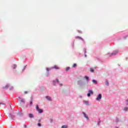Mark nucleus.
<instances>
[{"instance_id": "9", "label": "nucleus", "mask_w": 128, "mask_h": 128, "mask_svg": "<svg viewBox=\"0 0 128 128\" xmlns=\"http://www.w3.org/2000/svg\"><path fill=\"white\" fill-rule=\"evenodd\" d=\"M82 114L84 115V118H85L86 120H89L88 116V114H86V112H82Z\"/></svg>"}, {"instance_id": "19", "label": "nucleus", "mask_w": 128, "mask_h": 128, "mask_svg": "<svg viewBox=\"0 0 128 128\" xmlns=\"http://www.w3.org/2000/svg\"><path fill=\"white\" fill-rule=\"evenodd\" d=\"M18 116H22V112H19L17 114Z\"/></svg>"}, {"instance_id": "12", "label": "nucleus", "mask_w": 128, "mask_h": 128, "mask_svg": "<svg viewBox=\"0 0 128 128\" xmlns=\"http://www.w3.org/2000/svg\"><path fill=\"white\" fill-rule=\"evenodd\" d=\"M28 117L30 118H34V114H29Z\"/></svg>"}, {"instance_id": "28", "label": "nucleus", "mask_w": 128, "mask_h": 128, "mask_svg": "<svg viewBox=\"0 0 128 128\" xmlns=\"http://www.w3.org/2000/svg\"><path fill=\"white\" fill-rule=\"evenodd\" d=\"M62 128H68V126L66 125H63L61 127Z\"/></svg>"}, {"instance_id": "39", "label": "nucleus", "mask_w": 128, "mask_h": 128, "mask_svg": "<svg viewBox=\"0 0 128 128\" xmlns=\"http://www.w3.org/2000/svg\"><path fill=\"white\" fill-rule=\"evenodd\" d=\"M84 58H86L87 56L86 54V53H84Z\"/></svg>"}, {"instance_id": "35", "label": "nucleus", "mask_w": 128, "mask_h": 128, "mask_svg": "<svg viewBox=\"0 0 128 128\" xmlns=\"http://www.w3.org/2000/svg\"><path fill=\"white\" fill-rule=\"evenodd\" d=\"M28 94V91L24 92V94Z\"/></svg>"}, {"instance_id": "27", "label": "nucleus", "mask_w": 128, "mask_h": 128, "mask_svg": "<svg viewBox=\"0 0 128 128\" xmlns=\"http://www.w3.org/2000/svg\"><path fill=\"white\" fill-rule=\"evenodd\" d=\"M70 70V68L67 67V68H66V72H68V70Z\"/></svg>"}, {"instance_id": "46", "label": "nucleus", "mask_w": 128, "mask_h": 128, "mask_svg": "<svg viewBox=\"0 0 128 128\" xmlns=\"http://www.w3.org/2000/svg\"><path fill=\"white\" fill-rule=\"evenodd\" d=\"M78 32L82 33V32L78 30Z\"/></svg>"}, {"instance_id": "24", "label": "nucleus", "mask_w": 128, "mask_h": 128, "mask_svg": "<svg viewBox=\"0 0 128 128\" xmlns=\"http://www.w3.org/2000/svg\"><path fill=\"white\" fill-rule=\"evenodd\" d=\"M76 66H78V65L74 63V64H73L72 68H76Z\"/></svg>"}, {"instance_id": "1", "label": "nucleus", "mask_w": 128, "mask_h": 128, "mask_svg": "<svg viewBox=\"0 0 128 128\" xmlns=\"http://www.w3.org/2000/svg\"><path fill=\"white\" fill-rule=\"evenodd\" d=\"M77 84H78L80 88H82V86H86L84 82L82 80H78L77 82Z\"/></svg>"}, {"instance_id": "32", "label": "nucleus", "mask_w": 128, "mask_h": 128, "mask_svg": "<svg viewBox=\"0 0 128 128\" xmlns=\"http://www.w3.org/2000/svg\"><path fill=\"white\" fill-rule=\"evenodd\" d=\"M10 90H14V86H12L10 88Z\"/></svg>"}, {"instance_id": "21", "label": "nucleus", "mask_w": 128, "mask_h": 128, "mask_svg": "<svg viewBox=\"0 0 128 128\" xmlns=\"http://www.w3.org/2000/svg\"><path fill=\"white\" fill-rule=\"evenodd\" d=\"M39 109H40V106H38V104H36V110H37V112H38Z\"/></svg>"}, {"instance_id": "14", "label": "nucleus", "mask_w": 128, "mask_h": 128, "mask_svg": "<svg viewBox=\"0 0 128 128\" xmlns=\"http://www.w3.org/2000/svg\"><path fill=\"white\" fill-rule=\"evenodd\" d=\"M92 82L94 84H98V81L96 80H92Z\"/></svg>"}, {"instance_id": "37", "label": "nucleus", "mask_w": 128, "mask_h": 128, "mask_svg": "<svg viewBox=\"0 0 128 128\" xmlns=\"http://www.w3.org/2000/svg\"><path fill=\"white\" fill-rule=\"evenodd\" d=\"M16 64H14V68L16 69Z\"/></svg>"}, {"instance_id": "49", "label": "nucleus", "mask_w": 128, "mask_h": 128, "mask_svg": "<svg viewBox=\"0 0 128 128\" xmlns=\"http://www.w3.org/2000/svg\"><path fill=\"white\" fill-rule=\"evenodd\" d=\"M118 66H119V67H120V64H118Z\"/></svg>"}, {"instance_id": "45", "label": "nucleus", "mask_w": 128, "mask_h": 128, "mask_svg": "<svg viewBox=\"0 0 128 128\" xmlns=\"http://www.w3.org/2000/svg\"><path fill=\"white\" fill-rule=\"evenodd\" d=\"M60 84V86H63L62 84Z\"/></svg>"}, {"instance_id": "3", "label": "nucleus", "mask_w": 128, "mask_h": 128, "mask_svg": "<svg viewBox=\"0 0 128 128\" xmlns=\"http://www.w3.org/2000/svg\"><path fill=\"white\" fill-rule=\"evenodd\" d=\"M102 98V94H98L97 97L96 98V100L97 102H100V100Z\"/></svg>"}, {"instance_id": "20", "label": "nucleus", "mask_w": 128, "mask_h": 128, "mask_svg": "<svg viewBox=\"0 0 128 128\" xmlns=\"http://www.w3.org/2000/svg\"><path fill=\"white\" fill-rule=\"evenodd\" d=\"M90 72H94V68H90Z\"/></svg>"}, {"instance_id": "26", "label": "nucleus", "mask_w": 128, "mask_h": 128, "mask_svg": "<svg viewBox=\"0 0 128 128\" xmlns=\"http://www.w3.org/2000/svg\"><path fill=\"white\" fill-rule=\"evenodd\" d=\"M118 122H120V120L118 119V118H116V124H118Z\"/></svg>"}, {"instance_id": "6", "label": "nucleus", "mask_w": 128, "mask_h": 128, "mask_svg": "<svg viewBox=\"0 0 128 128\" xmlns=\"http://www.w3.org/2000/svg\"><path fill=\"white\" fill-rule=\"evenodd\" d=\"M10 86V84H7L5 86H4L2 88V90H8Z\"/></svg>"}, {"instance_id": "7", "label": "nucleus", "mask_w": 128, "mask_h": 128, "mask_svg": "<svg viewBox=\"0 0 128 128\" xmlns=\"http://www.w3.org/2000/svg\"><path fill=\"white\" fill-rule=\"evenodd\" d=\"M118 50H115L113 52L111 53V54H108L110 56H116V54H118Z\"/></svg>"}, {"instance_id": "40", "label": "nucleus", "mask_w": 128, "mask_h": 128, "mask_svg": "<svg viewBox=\"0 0 128 128\" xmlns=\"http://www.w3.org/2000/svg\"><path fill=\"white\" fill-rule=\"evenodd\" d=\"M126 38H128V36H124V40H126Z\"/></svg>"}, {"instance_id": "34", "label": "nucleus", "mask_w": 128, "mask_h": 128, "mask_svg": "<svg viewBox=\"0 0 128 128\" xmlns=\"http://www.w3.org/2000/svg\"><path fill=\"white\" fill-rule=\"evenodd\" d=\"M84 54H86V48H84Z\"/></svg>"}, {"instance_id": "18", "label": "nucleus", "mask_w": 128, "mask_h": 128, "mask_svg": "<svg viewBox=\"0 0 128 128\" xmlns=\"http://www.w3.org/2000/svg\"><path fill=\"white\" fill-rule=\"evenodd\" d=\"M106 85L107 86H110L108 81L107 80H106Z\"/></svg>"}, {"instance_id": "11", "label": "nucleus", "mask_w": 128, "mask_h": 128, "mask_svg": "<svg viewBox=\"0 0 128 128\" xmlns=\"http://www.w3.org/2000/svg\"><path fill=\"white\" fill-rule=\"evenodd\" d=\"M84 78H85V80L86 81V82H90V77L88 76H85Z\"/></svg>"}, {"instance_id": "52", "label": "nucleus", "mask_w": 128, "mask_h": 128, "mask_svg": "<svg viewBox=\"0 0 128 128\" xmlns=\"http://www.w3.org/2000/svg\"><path fill=\"white\" fill-rule=\"evenodd\" d=\"M80 98H82V96H80Z\"/></svg>"}, {"instance_id": "8", "label": "nucleus", "mask_w": 128, "mask_h": 128, "mask_svg": "<svg viewBox=\"0 0 128 128\" xmlns=\"http://www.w3.org/2000/svg\"><path fill=\"white\" fill-rule=\"evenodd\" d=\"M9 118H11V120H14L15 116H14V115L12 114V113L9 114Z\"/></svg>"}, {"instance_id": "51", "label": "nucleus", "mask_w": 128, "mask_h": 128, "mask_svg": "<svg viewBox=\"0 0 128 128\" xmlns=\"http://www.w3.org/2000/svg\"><path fill=\"white\" fill-rule=\"evenodd\" d=\"M94 68H95V69L96 68V67H94Z\"/></svg>"}, {"instance_id": "31", "label": "nucleus", "mask_w": 128, "mask_h": 128, "mask_svg": "<svg viewBox=\"0 0 128 128\" xmlns=\"http://www.w3.org/2000/svg\"><path fill=\"white\" fill-rule=\"evenodd\" d=\"M50 124L54 122V120L52 118H50Z\"/></svg>"}, {"instance_id": "25", "label": "nucleus", "mask_w": 128, "mask_h": 128, "mask_svg": "<svg viewBox=\"0 0 128 128\" xmlns=\"http://www.w3.org/2000/svg\"><path fill=\"white\" fill-rule=\"evenodd\" d=\"M50 76V72L49 71H47L46 74V76L48 78Z\"/></svg>"}, {"instance_id": "33", "label": "nucleus", "mask_w": 128, "mask_h": 128, "mask_svg": "<svg viewBox=\"0 0 128 128\" xmlns=\"http://www.w3.org/2000/svg\"><path fill=\"white\" fill-rule=\"evenodd\" d=\"M126 106H128V100H126L125 101Z\"/></svg>"}, {"instance_id": "22", "label": "nucleus", "mask_w": 128, "mask_h": 128, "mask_svg": "<svg viewBox=\"0 0 128 128\" xmlns=\"http://www.w3.org/2000/svg\"><path fill=\"white\" fill-rule=\"evenodd\" d=\"M77 38H79V40H82V42H84V38H82V37L77 36Z\"/></svg>"}, {"instance_id": "30", "label": "nucleus", "mask_w": 128, "mask_h": 128, "mask_svg": "<svg viewBox=\"0 0 128 128\" xmlns=\"http://www.w3.org/2000/svg\"><path fill=\"white\" fill-rule=\"evenodd\" d=\"M72 48H74V41L72 43Z\"/></svg>"}, {"instance_id": "2", "label": "nucleus", "mask_w": 128, "mask_h": 128, "mask_svg": "<svg viewBox=\"0 0 128 128\" xmlns=\"http://www.w3.org/2000/svg\"><path fill=\"white\" fill-rule=\"evenodd\" d=\"M54 68H55V70H60V68L58 67L56 65H54V67H51L50 68H46V72H50V70H52Z\"/></svg>"}, {"instance_id": "48", "label": "nucleus", "mask_w": 128, "mask_h": 128, "mask_svg": "<svg viewBox=\"0 0 128 128\" xmlns=\"http://www.w3.org/2000/svg\"><path fill=\"white\" fill-rule=\"evenodd\" d=\"M128 58H126V60H128Z\"/></svg>"}, {"instance_id": "38", "label": "nucleus", "mask_w": 128, "mask_h": 128, "mask_svg": "<svg viewBox=\"0 0 128 128\" xmlns=\"http://www.w3.org/2000/svg\"><path fill=\"white\" fill-rule=\"evenodd\" d=\"M0 104H2L3 106H6V104L0 102Z\"/></svg>"}, {"instance_id": "4", "label": "nucleus", "mask_w": 128, "mask_h": 128, "mask_svg": "<svg viewBox=\"0 0 128 128\" xmlns=\"http://www.w3.org/2000/svg\"><path fill=\"white\" fill-rule=\"evenodd\" d=\"M53 82V86H56V84H59L60 80L58 78H56V80H52Z\"/></svg>"}, {"instance_id": "16", "label": "nucleus", "mask_w": 128, "mask_h": 128, "mask_svg": "<svg viewBox=\"0 0 128 128\" xmlns=\"http://www.w3.org/2000/svg\"><path fill=\"white\" fill-rule=\"evenodd\" d=\"M20 104H26V101H24V98L21 99Z\"/></svg>"}, {"instance_id": "15", "label": "nucleus", "mask_w": 128, "mask_h": 128, "mask_svg": "<svg viewBox=\"0 0 128 128\" xmlns=\"http://www.w3.org/2000/svg\"><path fill=\"white\" fill-rule=\"evenodd\" d=\"M37 112H38L39 114H42V112H44V110L40 108Z\"/></svg>"}, {"instance_id": "5", "label": "nucleus", "mask_w": 128, "mask_h": 128, "mask_svg": "<svg viewBox=\"0 0 128 128\" xmlns=\"http://www.w3.org/2000/svg\"><path fill=\"white\" fill-rule=\"evenodd\" d=\"M90 94H94V91L92 90H88V93L87 94V96L88 98L90 97Z\"/></svg>"}, {"instance_id": "13", "label": "nucleus", "mask_w": 128, "mask_h": 128, "mask_svg": "<svg viewBox=\"0 0 128 128\" xmlns=\"http://www.w3.org/2000/svg\"><path fill=\"white\" fill-rule=\"evenodd\" d=\"M83 102L86 104V106H90V102H88V101H86V100H84Z\"/></svg>"}, {"instance_id": "17", "label": "nucleus", "mask_w": 128, "mask_h": 128, "mask_svg": "<svg viewBox=\"0 0 128 128\" xmlns=\"http://www.w3.org/2000/svg\"><path fill=\"white\" fill-rule=\"evenodd\" d=\"M34 100L32 99V98H31V100L30 102V106H32V102Z\"/></svg>"}, {"instance_id": "41", "label": "nucleus", "mask_w": 128, "mask_h": 128, "mask_svg": "<svg viewBox=\"0 0 128 128\" xmlns=\"http://www.w3.org/2000/svg\"><path fill=\"white\" fill-rule=\"evenodd\" d=\"M24 128H28V126L26 124H24Z\"/></svg>"}, {"instance_id": "43", "label": "nucleus", "mask_w": 128, "mask_h": 128, "mask_svg": "<svg viewBox=\"0 0 128 128\" xmlns=\"http://www.w3.org/2000/svg\"><path fill=\"white\" fill-rule=\"evenodd\" d=\"M42 122V120H38V122Z\"/></svg>"}, {"instance_id": "44", "label": "nucleus", "mask_w": 128, "mask_h": 128, "mask_svg": "<svg viewBox=\"0 0 128 128\" xmlns=\"http://www.w3.org/2000/svg\"><path fill=\"white\" fill-rule=\"evenodd\" d=\"M18 98H20V100L22 99V98H20V96L18 97Z\"/></svg>"}, {"instance_id": "42", "label": "nucleus", "mask_w": 128, "mask_h": 128, "mask_svg": "<svg viewBox=\"0 0 128 128\" xmlns=\"http://www.w3.org/2000/svg\"><path fill=\"white\" fill-rule=\"evenodd\" d=\"M100 124V121H98V124Z\"/></svg>"}, {"instance_id": "50", "label": "nucleus", "mask_w": 128, "mask_h": 128, "mask_svg": "<svg viewBox=\"0 0 128 128\" xmlns=\"http://www.w3.org/2000/svg\"><path fill=\"white\" fill-rule=\"evenodd\" d=\"M114 128H118V126H116Z\"/></svg>"}, {"instance_id": "23", "label": "nucleus", "mask_w": 128, "mask_h": 128, "mask_svg": "<svg viewBox=\"0 0 128 128\" xmlns=\"http://www.w3.org/2000/svg\"><path fill=\"white\" fill-rule=\"evenodd\" d=\"M26 65L24 66V68L22 69V72H24V70H26Z\"/></svg>"}, {"instance_id": "10", "label": "nucleus", "mask_w": 128, "mask_h": 128, "mask_svg": "<svg viewBox=\"0 0 128 128\" xmlns=\"http://www.w3.org/2000/svg\"><path fill=\"white\" fill-rule=\"evenodd\" d=\"M46 98L47 100H48V102H52V98L50 96H46Z\"/></svg>"}, {"instance_id": "47", "label": "nucleus", "mask_w": 128, "mask_h": 128, "mask_svg": "<svg viewBox=\"0 0 128 128\" xmlns=\"http://www.w3.org/2000/svg\"><path fill=\"white\" fill-rule=\"evenodd\" d=\"M76 38H78V36H76Z\"/></svg>"}, {"instance_id": "29", "label": "nucleus", "mask_w": 128, "mask_h": 128, "mask_svg": "<svg viewBox=\"0 0 128 128\" xmlns=\"http://www.w3.org/2000/svg\"><path fill=\"white\" fill-rule=\"evenodd\" d=\"M124 110L125 112H128V107H124Z\"/></svg>"}, {"instance_id": "36", "label": "nucleus", "mask_w": 128, "mask_h": 128, "mask_svg": "<svg viewBox=\"0 0 128 128\" xmlns=\"http://www.w3.org/2000/svg\"><path fill=\"white\" fill-rule=\"evenodd\" d=\"M38 126H42V124H40V122H38Z\"/></svg>"}]
</instances>
